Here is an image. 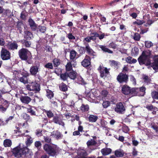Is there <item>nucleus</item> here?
<instances>
[{
	"label": "nucleus",
	"mask_w": 158,
	"mask_h": 158,
	"mask_svg": "<svg viewBox=\"0 0 158 158\" xmlns=\"http://www.w3.org/2000/svg\"><path fill=\"white\" fill-rule=\"evenodd\" d=\"M11 72L13 73V79L15 80L19 79L22 74L19 70H12Z\"/></svg>",
	"instance_id": "14"
},
{
	"label": "nucleus",
	"mask_w": 158,
	"mask_h": 158,
	"mask_svg": "<svg viewBox=\"0 0 158 158\" xmlns=\"http://www.w3.org/2000/svg\"><path fill=\"white\" fill-rule=\"evenodd\" d=\"M123 93L125 95L130 94L131 89L130 87L127 85H124L122 89Z\"/></svg>",
	"instance_id": "24"
},
{
	"label": "nucleus",
	"mask_w": 158,
	"mask_h": 158,
	"mask_svg": "<svg viewBox=\"0 0 158 158\" xmlns=\"http://www.w3.org/2000/svg\"><path fill=\"white\" fill-rule=\"evenodd\" d=\"M72 61L68 62L66 66V69L67 72L69 71H72Z\"/></svg>",
	"instance_id": "34"
},
{
	"label": "nucleus",
	"mask_w": 158,
	"mask_h": 158,
	"mask_svg": "<svg viewBox=\"0 0 158 158\" xmlns=\"http://www.w3.org/2000/svg\"><path fill=\"white\" fill-rule=\"evenodd\" d=\"M20 99L22 102L25 104H28L31 101V98L27 96H21Z\"/></svg>",
	"instance_id": "20"
},
{
	"label": "nucleus",
	"mask_w": 158,
	"mask_h": 158,
	"mask_svg": "<svg viewBox=\"0 0 158 158\" xmlns=\"http://www.w3.org/2000/svg\"><path fill=\"white\" fill-rule=\"evenodd\" d=\"M127 62L129 64L135 63L137 62V60L130 56H128L126 59Z\"/></svg>",
	"instance_id": "30"
},
{
	"label": "nucleus",
	"mask_w": 158,
	"mask_h": 158,
	"mask_svg": "<svg viewBox=\"0 0 158 158\" xmlns=\"http://www.w3.org/2000/svg\"><path fill=\"white\" fill-rule=\"evenodd\" d=\"M39 66L35 65L32 66L30 69L31 74L33 75H36L39 71Z\"/></svg>",
	"instance_id": "19"
},
{
	"label": "nucleus",
	"mask_w": 158,
	"mask_h": 158,
	"mask_svg": "<svg viewBox=\"0 0 158 158\" xmlns=\"http://www.w3.org/2000/svg\"><path fill=\"white\" fill-rule=\"evenodd\" d=\"M87 155V153L85 150H80L78 152V156L75 158H94V157H86V156Z\"/></svg>",
	"instance_id": "12"
},
{
	"label": "nucleus",
	"mask_w": 158,
	"mask_h": 158,
	"mask_svg": "<svg viewBox=\"0 0 158 158\" xmlns=\"http://www.w3.org/2000/svg\"><path fill=\"white\" fill-rule=\"evenodd\" d=\"M90 57L88 56H86L81 62V65L85 67L89 66L90 64Z\"/></svg>",
	"instance_id": "13"
},
{
	"label": "nucleus",
	"mask_w": 158,
	"mask_h": 158,
	"mask_svg": "<svg viewBox=\"0 0 158 158\" xmlns=\"http://www.w3.org/2000/svg\"><path fill=\"white\" fill-rule=\"evenodd\" d=\"M24 24L22 22H18L17 23V27L18 29L19 30L20 33H21Z\"/></svg>",
	"instance_id": "40"
},
{
	"label": "nucleus",
	"mask_w": 158,
	"mask_h": 158,
	"mask_svg": "<svg viewBox=\"0 0 158 158\" xmlns=\"http://www.w3.org/2000/svg\"><path fill=\"white\" fill-rule=\"evenodd\" d=\"M53 62L55 66H57L59 65L60 64V60L56 58L54 59L53 60Z\"/></svg>",
	"instance_id": "60"
},
{
	"label": "nucleus",
	"mask_w": 158,
	"mask_h": 158,
	"mask_svg": "<svg viewBox=\"0 0 158 158\" xmlns=\"http://www.w3.org/2000/svg\"><path fill=\"white\" fill-rule=\"evenodd\" d=\"M98 70L100 71V76L102 77L106 76L109 73V70L106 68L100 66Z\"/></svg>",
	"instance_id": "8"
},
{
	"label": "nucleus",
	"mask_w": 158,
	"mask_h": 158,
	"mask_svg": "<svg viewBox=\"0 0 158 158\" xmlns=\"http://www.w3.org/2000/svg\"><path fill=\"white\" fill-rule=\"evenodd\" d=\"M53 121L55 123L63 126H64V123L62 121L60 118L58 116H55L53 117Z\"/></svg>",
	"instance_id": "15"
},
{
	"label": "nucleus",
	"mask_w": 158,
	"mask_h": 158,
	"mask_svg": "<svg viewBox=\"0 0 158 158\" xmlns=\"http://www.w3.org/2000/svg\"><path fill=\"white\" fill-rule=\"evenodd\" d=\"M85 49L88 53L91 55H94L95 53L94 52L93 50L89 47V45H87L85 47Z\"/></svg>",
	"instance_id": "33"
},
{
	"label": "nucleus",
	"mask_w": 158,
	"mask_h": 158,
	"mask_svg": "<svg viewBox=\"0 0 158 158\" xmlns=\"http://www.w3.org/2000/svg\"><path fill=\"white\" fill-rule=\"evenodd\" d=\"M151 52L149 50L143 51L142 55L138 59L139 64L140 65L145 64L149 65L151 64Z\"/></svg>",
	"instance_id": "3"
},
{
	"label": "nucleus",
	"mask_w": 158,
	"mask_h": 158,
	"mask_svg": "<svg viewBox=\"0 0 158 158\" xmlns=\"http://www.w3.org/2000/svg\"><path fill=\"white\" fill-rule=\"evenodd\" d=\"M60 89L64 91H65L67 90V85L64 83L62 84L60 86Z\"/></svg>",
	"instance_id": "49"
},
{
	"label": "nucleus",
	"mask_w": 158,
	"mask_h": 158,
	"mask_svg": "<svg viewBox=\"0 0 158 158\" xmlns=\"http://www.w3.org/2000/svg\"><path fill=\"white\" fill-rule=\"evenodd\" d=\"M23 118L27 121L30 122L31 121V119L30 118L29 116L26 113H23Z\"/></svg>",
	"instance_id": "43"
},
{
	"label": "nucleus",
	"mask_w": 158,
	"mask_h": 158,
	"mask_svg": "<svg viewBox=\"0 0 158 158\" xmlns=\"http://www.w3.org/2000/svg\"><path fill=\"white\" fill-rule=\"evenodd\" d=\"M26 12L24 11L22 12L20 15V17L22 19H25L26 17Z\"/></svg>",
	"instance_id": "63"
},
{
	"label": "nucleus",
	"mask_w": 158,
	"mask_h": 158,
	"mask_svg": "<svg viewBox=\"0 0 158 158\" xmlns=\"http://www.w3.org/2000/svg\"><path fill=\"white\" fill-rule=\"evenodd\" d=\"M140 38V36L138 33H135L133 36L134 39L136 41H139Z\"/></svg>",
	"instance_id": "53"
},
{
	"label": "nucleus",
	"mask_w": 158,
	"mask_h": 158,
	"mask_svg": "<svg viewBox=\"0 0 158 158\" xmlns=\"http://www.w3.org/2000/svg\"><path fill=\"white\" fill-rule=\"evenodd\" d=\"M152 127L154 129L156 133L158 135V123H157L156 124H154L152 126Z\"/></svg>",
	"instance_id": "61"
},
{
	"label": "nucleus",
	"mask_w": 158,
	"mask_h": 158,
	"mask_svg": "<svg viewBox=\"0 0 158 158\" xmlns=\"http://www.w3.org/2000/svg\"><path fill=\"white\" fill-rule=\"evenodd\" d=\"M98 118V117L96 116L90 115L89 117V120L90 122H95L97 121Z\"/></svg>",
	"instance_id": "35"
},
{
	"label": "nucleus",
	"mask_w": 158,
	"mask_h": 158,
	"mask_svg": "<svg viewBox=\"0 0 158 158\" xmlns=\"http://www.w3.org/2000/svg\"><path fill=\"white\" fill-rule=\"evenodd\" d=\"M22 43L26 47H29L31 45V43L30 41H26L25 40H23L22 41Z\"/></svg>",
	"instance_id": "51"
},
{
	"label": "nucleus",
	"mask_w": 158,
	"mask_h": 158,
	"mask_svg": "<svg viewBox=\"0 0 158 158\" xmlns=\"http://www.w3.org/2000/svg\"><path fill=\"white\" fill-rule=\"evenodd\" d=\"M35 134L38 136L42 135V131L40 129H37L36 131Z\"/></svg>",
	"instance_id": "64"
},
{
	"label": "nucleus",
	"mask_w": 158,
	"mask_h": 158,
	"mask_svg": "<svg viewBox=\"0 0 158 158\" xmlns=\"http://www.w3.org/2000/svg\"><path fill=\"white\" fill-rule=\"evenodd\" d=\"M151 95L152 98L158 99V92L153 91L152 92Z\"/></svg>",
	"instance_id": "48"
},
{
	"label": "nucleus",
	"mask_w": 158,
	"mask_h": 158,
	"mask_svg": "<svg viewBox=\"0 0 158 158\" xmlns=\"http://www.w3.org/2000/svg\"><path fill=\"white\" fill-rule=\"evenodd\" d=\"M51 135L57 139H61L63 136L60 132L57 131L52 132L51 133Z\"/></svg>",
	"instance_id": "21"
},
{
	"label": "nucleus",
	"mask_w": 158,
	"mask_h": 158,
	"mask_svg": "<svg viewBox=\"0 0 158 158\" xmlns=\"http://www.w3.org/2000/svg\"><path fill=\"white\" fill-rule=\"evenodd\" d=\"M108 35V34L106 33L105 34L104 33H102V34L101 35H99L98 34V37L99 38V40H101L103 39L105 36H107Z\"/></svg>",
	"instance_id": "58"
},
{
	"label": "nucleus",
	"mask_w": 158,
	"mask_h": 158,
	"mask_svg": "<svg viewBox=\"0 0 158 158\" xmlns=\"http://www.w3.org/2000/svg\"><path fill=\"white\" fill-rule=\"evenodd\" d=\"M145 107L149 110L154 111L157 109V108L156 107H153L152 105H147Z\"/></svg>",
	"instance_id": "47"
},
{
	"label": "nucleus",
	"mask_w": 158,
	"mask_h": 158,
	"mask_svg": "<svg viewBox=\"0 0 158 158\" xmlns=\"http://www.w3.org/2000/svg\"><path fill=\"white\" fill-rule=\"evenodd\" d=\"M46 96L49 98L51 99V98L53 97L54 94L51 91L48 89L46 90Z\"/></svg>",
	"instance_id": "44"
},
{
	"label": "nucleus",
	"mask_w": 158,
	"mask_h": 158,
	"mask_svg": "<svg viewBox=\"0 0 158 158\" xmlns=\"http://www.w3.org/2000/svg\"><path fill=\"white\" fill-rule=\"evenodd\" d=\"M98 36V34L96 32L92 33L91 34L90 37L92 39V40H96V38Z\"/></svg>",
	"instance_id": "52"
},
{
	"label": "nucleus",
	"mask_w": 158,
	"mask_h": 158,
	"mask_svg": "<svg viewBox=\"0 0 158 158\" xmlns=\"http://www.w3.org/2000/svg\"><path fill=\"white\" fill-rule=\"evenodd\" d=\"M44 149L49 155L54 156L59 153V148L55 144H45L43 146Z\"/></svg>",
	"instance_id": "2"
},
{
	"label": "nucleus",
	"mask_w": 158,
	"mask_h": 158,
	"mask_svg": "<svg viewBox=\"0 0 158 158\" xmlns=\"http://www.w3.org/2000/svg\"><path fill=\"white\" fill-rule=\"evenodd\" d=\"M124 152L123 150L119 149L115 151V156L118 157H121L124 155Z\"/></svg>",
	"instance_id": "31"
},
{
	"label": "nucleus",
	"mask_w": 158,
	"mask_h": 158,
	"mask_svg": "<svg viewBox=\"0 0 158 158\" xmlns=\"http://www.w3.org/2000/svg\"><path fill=\"white\" fill-rule=\"evenodd\" d=\"M108 92L106 90H103L102 91L101 93V96H100L101 98L98 99L99 100H100L101 99H103L105 98L107 96Z\"/></svg>",
	"instance_id": "42"
},
{
	"label": "nucleus",
	"mask_w": 158,
	"mask_h": 158,
	"mask_svg": "<svg viewBox=\"0 0 158 158\" xmlns=\"http://www.w3.org/2000/svg\"><path fill=\"white\" fill-rule=\"evenodd\" d=\"M13 153L17 158H31L33 154L31 150L22 143L13 149Z\"/></svg>",
	"instance_id": "1"
},
{
	"label": "nucleus",
	"mask_w": 158,
	"mask_h": 158,
	"mask_svg": "<svg viewBox=\"0 0 158 158\" xmlns=\"http://www.w3.org/2000/svg\"><path fill=\"white\" fill-rule=\"evenodd\" d=\"M153 45L152 42L150 41H146L145 42V46L146 48H150Z\"/></svg>",
	"instance_id": "54"
},
{
	"label": "nucleus",
	"mask_w": 158,
	"mask_h": 158,
	"mask_svg": "<svg viewBox=\"0 0 158 158\" xmlns=\"http://www.w3.org/2000/svg\"><path fill=\"white\" fill-rule=\"evenodd\" d=\"M46 113L48 117L49 118H51L53 116V114L51 111H47Z\"/></svg>",
	"instance_id": "62"
},
{
	"label": "nucleus",
	"mask_w": 158,
	"mask_h": 158,
	"mask_svg": "<svg viewBox=\"0 0 158 158\" xmlns=\"http://www.w3.org/2000/svg\"><path fill=\"white\" fill-rule=\"evenodd\" d=\"M155 63L152 67L154 70L158 69V56L155 59Z\"/></svg>",
	"instance_id": "39"
},
{
	"label": "nucleus",
	"mask_w": 158,
	"mask_h": 158,
	"mask_svg": "<svg viewBox=\"0 0 158 158\" xmlns=\"http://www.w3.org/2000/svg\"><path fill=\"white\" fill-rule=\"evenodd\" d=\"M0 102V110L2 112L6 111L8 105L7 102L3 99H2Z\"/></svg>",
	"instance_id": "6"
},
{
	"label": "nucleus",
	"mask_w": 158,
	"mask_h": 158,
	"mask_svg": "<svg viewBox=\"0 0 158 158\" xmlns=\"http://www.w3.org/2000/svg\"><path fill=\"white\" fill-rule=\"evenodd\" d=\"M28 23L31 29L32 30L35 31L36 29L37 26L33 20L30 18L29 19Z\"/></svg>",
	"instance_id": "22"
},
{
	"label": "nucleus",
	"mask_w": 158,
	"mask_h": 158,
	"mask_svg": "<svg viewBox=\"0 0 158 158\" xmlns=\"http://www.w3.org/2000/svg\"><path fill=\"white\" fill-rule=\"evenodd\" d=\"M110 105V102L108 101H104L102 103L103 106L104 108H107Z\"/></svg>",
	"instance_id": "55"
},
{
	"label": "nucleus",
	"mask_w": 158,
	"mask_h": 158,
	"mask_svg": "<svg viewBox=\"0 0 158 158\" xmlns=\"http://www.w3.org/2000/svg\"><path fill=\"white\" fill-rule=\"evenodd\" d=\"M68 74L69 77L73 80L75 79L76 77V73L73 70L71 71L69 73H68Z\"/></svg>",
	"instance_id": "32"
},
{
	"label": "nucleus",
	"mask_w": 158,
	"mask_h": 158,
	"mask_svg": "<svg viewBox=\"0 0 158 158\" xmlns=\"http://www.w3.org/2000/svg\"><path fill=\"white\" fill-rule=\"evenodd\" d=\"M60 78L62 80L65 81L66 80L68 77H69L68 72H66L64 73L61 74L60 75Z\"/></svg>",
	"instance_id": "45"
},
{
	"label": "nucleus",
	"mask_w": 158,
	"mask_h": 158,
	"mask_svg": "<svg viewBox=\"0 0 158 158\" xmlns=\"http://www.w3.org/2000/svg\"><path fill=\"white\" fill-rule=\"evenodd\" d=\"M139 89L138 88H133L131 89L130 95L131 96L138 95L139 94Z\"/></svg>",
	"instance_id": "26"
},
{
	"label": "nucleus",
	"mask_w": 158,
	"mask_h": 158,
	"mask_svg": "<svg viewBox=\"0 0 158 158\" xmlns=\"http://www.w3.org/2000/svg\"><path fill=\"white\" fill-rule=\"evenodd\" d=\"M139 89V94H138V96H143L145 93V88L144 87H142Z\"/></svg>",
	"instance_id": "37"
},
{
	"label": "nucleus",
	"mask_w": 158,
	"mask_h": 158,
	"mask_svg": "<svg viewBox=\"0 0 158 158\" xmlns=\"http://www.w3.org/2000/svg\"><path fill=\"white\" fill-rule=\"evenodd\" d=\"M42 144L40 141H36L35 142V146L38 149L40 148Z\"/></svg>",
	"instance_id": "57"
},
{
	"label": "nucleus",
	"mask_w": 158,
	"mask_h": 158,
	"mask_svg": "<svg viewBox=\"0 0 158 158\" xmlns=\"http://www.w3.org/2000/svg\"><path fill=\"white\" fill-rule=\"evenodd\" d=\"M96 142L93 139L89 140L87 143V144L88 147L90 146L94 145L96 144Z\"/></svg>",
	"instance_id": "46"
},
{
	"label": "nucleus",
	"mask_w": 158,
	"mask_h": 158,
	"mask_svg": "<svg viewBox=\"0 0 158 158\" xmlns=\"http://www.w3.org/2000/svg\"><path fill=\"white\" fill-rule=\"evenodd\" d=\"M24 38L27 40H30L33 37V35L30 32L26 31H24Z\"/></svg>",
	"instance_id": "28"
},
{
	"label": "nucleus",
	"mask_w": 158,
	"mask_h": 158,
	"mask_svg": "<svg viewBox=\"0 0 158 158\" xmlns=\"http://www.w3.org/2000/svg\"><path fill=\"white\" fill-rule=\"evenodd\" d=\"M98 47L104 52H107L109 53H113V51L106 48L105 46L99 45Z\"/></svg>",
	"instance_id": "27"
},
{
	"label": "nucleus",
	"mask_w": 158,
	"mask_h": 158,
	"mask_svg": "<svg viewBox=\"0 0 158 158\" xmlns=\"http://www.w3.org/2000/svg\"><path fill=\"white\" fill-rule=\"evenodd\" d=\"M18 45L15 42H9L7 45V47L9 49L14 50L17 49Z\"/></svg>",
	"instance_id": "18"
},
{
	"label": "nucleus",
	"mask_w": 158,
	"mask_h": 158,
	"mask_svg": "<svg viewBox=\"0 0 158 158\" xmlns=\"http://www.w3.org/2000/svg\"><path fill=\"white\" fill-rule=\"evenodd\" d=\"M130 81L132 82L133 84L135 85L136 84V80L135 78L132 75H130L129 76Z\"/></svg>",
	"instance_id": "56"
},
{
	"label": "nucleus",
	"mask_w": 158,
	"mask_h": 158,
	"mask_svg": "<svg viewBox=\"0 0 158 158\" xmlns=\"http://www.w3.org/2000/svg\"><path fill=\"white\" fill-rule=\"evenodd\" d=\"M28 75V73L27 72L23 73L18 79L20 82L24 84L27 83L28 82L27 77Z\"/></svg>",
	"instance_id": "11"
},
{
	"label": "nucleus",
	"mask_w": 158,
	"mask_h": 158,
	"mask_svg": "<svg viewBox=\"0 0 158 158\" xmlns=\"http://www.w3.org/2000/svg\"><path fill=\"white\" fill-rule=\"evenodd\" d=\"M128 77L127 75L120 73L117 77V79L120 83L126 82L128 80Z\"/></svg>",
	"instance_id": "7"
},
{
	"label": "nucleus",
	"mask_w": 158,
	"mask_h": 158,
	"mask_svg": "<svg viewBox=\"0 0 158 158\" xmlns=\"http://www.w3.org/2000/svg\"><path fill=\"white\" fill-rule=\"evenodd\" d=\"M111 151L110 148H105L102 149L101 150V152L103 155H107L110 154Z\"/></svg>",
	"instance_id": "29"
},
{
	"label": "nucleus",
	"mask_w": 158,
	"mask_h": 158,
	"mask_svg": "<svg viewBox=\"0 0 158 158\" xmlns=\"http://www.w3.org/2000/svg\"><path fill=\"white\" fill-rule=\"evenodd\" d=\"M125 110V108L121 102L118 103L114 108V110L115 112L120 114L122 113Z\"/></svg>",
	"instance_id": "9"
},
{
	"label": "nucleus",
	"mask_w": 158,
	"mask_h": 158,
	"mask_svg": "<svg viewBox=\"0 0 158 158\" xmlns=\"http://www.w3.org/2000/svg\"><path fill=\"white\" fill-rule=\"evenodd\" d=\"M22 136L26 137L25 143L27 147L30 146L33 142V139L30 135H27L26 133L22 134Z\"/></svg>",
	"instance_id": "10"
},
{
	"label": "nucleus",
	"mask_w": 158,
	"mask_h": 158,
	"mask_svg": "<svg viewBox=\"0 0 158 158\" xmlns=\"http://www.w3.org/2000/svg\"><path fill=\"white\" fill-rule=\"evenodd\" d=\"M1 56L3 60H8L10 58V53L6 49L2 48L1 52Z\"/></svg>",
	"instance_id": "5"
},
{
	"label": "nucleus",
	"mask_w": 158,
	"mask_h": 158,
	"mask_svg": "<svg viewBox=\"0 0 158 158\" xmlns=\"http://www.w3.org/2000/svg\"><path fill=\"white\" fill-rule=\"evenodd\" d=\"M139 52V49L136 47L133 48L131 50L132 54L134 56L137 55Z\"/></svg>",
	"instance_id": "41"
},
{
	"label": "nucleus",
	"mask_w": 158,
	"mask_h": 158,
	"mask_svg": "<svg viewBox=\"0 0 158 158\" xmlns=\"http://www.w3.org/2000/svg\"><path fill=\"white\" fill-rule=\"evenodd\" d=\"M87 97L88 98V100L89 101H90V102L91 101V100H93L95 99V97L93 96V94H91V93H89L87 95Z\"/></svg>",
	"instance_id": "50"
},
{
	"label": "nucleus",
	"mask_w": 158,
	"mask_h": 158,
	"mask_svg": "<svg viewBox=\"0 0 158 158\" xmlns=\"http://www.w3.org/2000/svg\"><path fill=\"white\" fill-rule=\"evenodd\" d=\"M75 81L76 82L81 85H85V84L84 81L82 77L80 76H77L75 78Z\"/></svg>",
	"instance_id": "25"
},
{
	"label": "nucleus",
	"mask_w": 158,
	"mask_h": 158,
	"mask_svg": "<svg viewBox=\"0 0 158 158\" xmlns=\"http://www.w3.org/2000/svg\"><path fill=\"white\" fill-rule=\"evenodd\" d=\"M77 53L74 50H72L70 51L69 55V57L71 61H74L78 58Z\"/></svg>",
	"instance_id": "16"
},
{
	"label": "nucleus",
	"mask_w": 158,
	"mask_h": 158,
	"mask_svg": "<svg viewBox=\"0 0 158 158\" xmlns=\"http://www.w3.org/2000/svg\"><path fill=\"white\" fill-rule=\"evenodd\" d=\"M32 88V91H34L36 92L40 90V85L36 82H32L31 83Z\"/></svg>",
	"instance_id": "17"
},
{
	"label": "nucleus",
	"mask_w": 158,
	"mask_h": 158,
	"mask_svg": "<svg viewBox=\"0 0 158 158\" xmlns=\"http://www.w3.org/2000/svg\"><path fill=\"white\" fill-rule=\"evenodd\" d=\"M130 11L133 12L130 14V15L134 19H135L137 17V15L139 13V11L135 8H132Z\"/></svg>",
	"instance_id": "23"
},
{
	"label": "nucleus",
	"mask_w": 158,
	"mask_h": 158,
	"mask_svg": "<svg viewBox=\"0 0 158 158\" xmlns=\"http://www.w3.org/2000/svg\"><path fill=\"white\" fill-rule=\"evenodd\" d=\"M80 109L82 112H86L88 110L89 106L87 105L82 104L80 107Z\"/></svg>",
	"instance_id": "38"
},
{
	"label": "nucleus",
	"mask_w": 158,
	"mask_h": 158,
	"mask_svg": "<svg viewBox=\"0 0 158 158\" xmlns=\"http://www.w3.org/2000/svg\"><path fill=\"white\" fill-rule=\"evenodd\" d=\"M122 130L125 133H127L129 131L128 127L125 125L123 127Z\"/></svg>",
	"instance_id": "59"
},
{
	"label": "nucleus",
	"mask_w": 158,
	"mask_h": 158,
	"mask_svg": "<svg viewBox=\"0 0 158 158\" xmlns=\"http://www.w3.org/2000/svg\"><path fill=\"white\" fill-rule=\"evenodd\" d=\"M19 57L22 60H26L31 59L32 56L30 51L25 48H22L19 51Z\"/></svg>",
	"instance_id": "4"
},
{
	"label": "nucleus",
	"mask_w": 158,
	"mask_h": 158,
	"mask_svg": "<svg viewBox=\"0 0 158 158\" xmlns=\"http://www.w3.org/2000/svg\"><path fill=\"white\" fill-rule=\"evenodd\" d=\"M3 144L5 147H10L12 144V142L9 139H6L4 140Z\"/></svg>",
	"instance_id": "36"
}]
</instances>
